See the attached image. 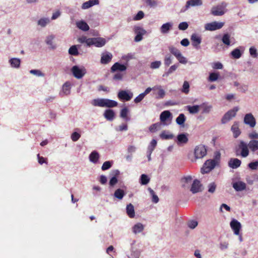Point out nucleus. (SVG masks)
<instances>
[{"mask_svg": "<svg viewBox=\"0 0 258 258\" xmlns=\"http://www.w3.org/2000/svg\"><path fill=\"white\" fill-rule=\"evenodd\" d=\"M91 104L94 106L111 108L116 106L118 103L114 100L109 99L98 98L93 99L91 102Z\"/></svg>", "mask_w": 258, "mask_h": 258, "instance_id": "1", "label": "nucleus"}, {"mask_svg": "<svg viewBox=\"0 0 258 258\" xmlns=\"http://www.w3.org/2000/svg\"><path fill=\"white\" fill-rule=\"evenodd\" d=\"M238 149L236 151V155H240L243 158L247 157L249 154L248 143L243 141H240L238 146Z\"/></svg>", "mask_w": 258, "mask_h": 258, "instance_id": "2", "label": "nucleus"}, {"mask_svg": "<svg viewBox=\"0 0 258 258\" xmlns=\"http://www.w3.org/2000/svg\"><path fill=\"white\" fill-rule=\"evenodd\" d=\"M207 155V149L205 146L200 145L196 147L194 150V159L191 161L196 162L197 159H202Z\"/></svg>", "mask_w": 258, "mask_h": 258, "instance_id": "3", "label": "nucleus"}, {"mask_svg": "<svg viewBox=\"0 0 258 258\" xmlns=\"http://www.w3.org/2000/svg\"><path fill=\"white\" fill-rule=\"evenodd\" d=\"M226 7L227 4L223 2L215 7H213L211 11V14L215 16H222L226 12Z\"/></svg>", "mask_w": 258, "mask_h": 258, "instance_id": "4", "label": "nucleus"}, {"mask_svg": "<svg viewBox=\"0 0 258 258\" xmlns=\"http://www.w3.org/2000/svg\"><path fill=\"white\" fill-rule=\"evenodd\" d=\"M239 110V107L237 106L233 107L232 109L228 111L223 116L221 119L222 124H225L230 121L233 117L236 115L237 112Z\"/></svg>", "mask_w": 258, "mask_h": 258, "instance_id": "5", "label": "nucleus"}, {"mask_svg": "<svg viewBox=\"0 0 258 258\" xmlns=\"http://www.w3.org/2000/svg\"><path fill=\"white\" fill-rule=\"evenodd\" d=\"M224 24L223 22L214 21L205 24L204 28L206 31H213L222 28Z\"/></svg>", "mask_w": 258, "mask_h": 258, "instance_id": "6", "label": "nucleus"}, {"mask_svg": "<svg viewBox=\"0 0 258 258\" xmlns=\"http://www.w3.org/2000/svg\"><path fill=\"white\" fill-rule=\"evenodd\" d=\"M216 163L215 160H207L201 169V173L202 174L209 173L215 168Z\"/></svg>", "mask_w": 258, "mask_h": 258, "instance_id": "7", "label": "nucleus"}, {"mask_svg": "<svg viewBox=\"0 0 258 258\" xmlns=\"http://www.w3.org/2000/svg\"><path fill=\"white\" fill-rule=\"evenodd\" d=\"M133 30L136 34L134 39L135 41H141L143 39V36L146 33V31L143 27L139 25L134 26Z\"/></svg>", "mask_w": 258, "mask_h": 258, "instance_id": "8", "label": "nucleus"}, {"mask_svg": "<svg viewBox=\"0 0 258 258\" xmlns=\"http://www.w3.org/2000/svg\"><path fill=\"white\" fill-rule=\"evenodd\" d=\"M71 71L74 77L78 79H81L86 73V70L84 67L80 68L77 66L72 67Z\"/></svg>", "mask_w": 258, "mask_h": 258, "instance_id": "9", "label": "nucleus"}, {"mask_svg": "<svg viewBox=\"0 0 258 258\" xmlns=\"http://www.w3.org/2000/svg\"><path fill=\"white\" fill-rule=\"evenodd\" d=\"M133 96V93L128 90H121L117 94L118 98L121 100L130 101Z\"/></svg>", "mask_w": 258, "mask_h": 258, "instance_id": "10", "label": "nucleus"}, {"mask_svg": "<svg viewBox=\"0 0 258 258\" xmlns=\"http://www.w3.org/2000/svg\"><path fill=\"white\" fill-rule=\"evenodd\" d=\"M154 90L153 93L157 99H161L164 97L165 91L160 85H156L153 87Z\"/></svg>", "mask_w": 258, "mask_h": 258, "instance_id": "11", "label": "nucleus"}, {"mask_svg": "<svg viewBox=\"0 0 258 258\" xmlns=\"http://www.w3.org/2000/svg\"><path fill=\"white\" fill-rule=\"evenodd\" d=\"M243 122L250 127H254L256 124V120L251 113H248L245 115Z\"/></svg>", "mask_w": 258, "mask_h": 258, "instance_id": "12", "label": "nucleus"}, {"mask_svg": "<svg viewBox=\"0 0 258 258\" xmlns=\"http://www.w3.org/2000/svg\"><path fill=\"white\" fill-rule=\"evenodd\" d=\"M202 184L201 183L200 180L195 179L194 180L190 191L194 194L202 191Z\"/></svg>", "mask_w": 258, "mask_h": 258, "instance_id": "13", "label": "nucleus"}, {"mask_svg": "<svg viewBox=\"0 0 258 258\" xmlns=\"http://www.w3.org/2000/svg\"><path fill=\"white\" fill-rule=\"evenodd\" d=\"M106 43V40L104 38L101 37L91 38L90 46L95 45L97 47H101Z\"/></svg>", "mask_w": 258, "mask_h": 258, "instance_id": "14", "label": "nucleus"}, {"mask_svg": "<svg viewBox=\"0 0 258 258\" xmlns=\"http://www.w3.org/2000/svg\"><path fill=\"white\" fill-rule=\"evenodd\" d=\"M230 227L233 230L234 234L236 235H239L240 230L241 228L240 223L236 219H232L230 223Z\"/></svg>", "mask_w": 258, "mask_h": 258, "instance_id": "15", "label": "nucleus"}, {"mask_svg": "<svg viewBox=\"0 0 258 258\" xmlns=\"http://www.w3.org/2000/svg\"><path fill=\"white\" fill-rule=\"evenodd\" d=\"M190 39L192 46L197 49L199 48V45L202 42L201 37L194 33L191 35Z\"/></svg>", "mask_w": 258, "mask_h": 258, "instance_id": "16", "label": "nucleus"}, {"mask_svg": "<svg viewBox=\"0 0 258 258\" xmlns=\"http://www.w3.org/2000/svg\"><path fill=\"white\" fill-rule=\"evenodd\" d=\"M112 54L109 52H104L101 54L100 62L102 64L108 63L112 58Z\"/></svg>", "mask_w": 258, "mask_h": 258, "instance_id": "17", "label": "nucleus"}, {"mask_svg": "<svg viewBox=\"0 0 258 258\" xmlns=\"http://www.w3.org/2000/svg\"><path fill=\"white\" fill-rule=\"evenodd\" d=\"M173 23L167 22L163 24L160 28V31L162 34H168L169 31L172 29Z\"/></svg>", "mask_w": 258, "mask_h": 258, "instance_id": "18", "label": "nucleus"}, {"mask_svg": "<svg viewBox=\"0 0 258 258\" xmlns=\"http://www.w3.org/2000/svg\"><path fill=\"white\" fill-rule=\"evenodd\" d=\"M232 186L237 191H241L246 189V184L245 182L239 181L233 183Z\"/></svg>", "mask_w": 258, "mask_h": 258, "instance_id": "19", "label": "nucleus"}, {"mask_svg": "<svg viewBox=\"0 0 258 258\" xmlns=\"http://www.w3.org/2000/svg\"><path fill=\"white\" fill-rule=\"evenodd\" d=\"M76 26L80 30L86 32L89 30L90 27L87 23L84 20L76 22Z\"/></svg>", "mask_w": 258, "mask_h": 258, "instance_id": "20", "label": "nucleus"}, {"mask_svg": "<svg viewBox=\"0 0 258 258\" xmlns=\"http://www.w3.org/2000/svg\"><path fill=\"white\" fill-rule=\"evenodd\" d=\"M241 164V161L237 158H231L228 162V166L232 169L237 168Z\"/></svg>", "mask_w": 258, "mask_h": 258, "instance_id": "21", "label": "nucleus"}, {"mask_svg": "<svg viewBox=\"0 0 258 258\" xmlns=\"http://www.w3.org/2000/svg\"><path fill=\"white\" fill-rule=\"evenodd\" d=\"M126 70V66L120 64L119 62H115L111 68V71L112 72H115L117 71L123 72L125 71Z\"/></svg>", "mask_w": 258, "mask_h": 258, "instance_id": "22", "label": "nucleus"}, {"mask_svg": "<svg viewBox=\"0 0 258 258\" xmlns=\"http://www.w3.org/2000/svg\"><path fill=\"white\" fill-rule=\"evenodd\" d=\"M231 130L233 133V137L235 138H237L241 134V131L239 128V123L237 121H235L233 123Z\"/></svg>", "mask_w": 258, "mask_h": 258, "instance_id": "23", "label": "nucleus"}, {"mask_svg": "<svg viewBox=\"0 0 258 258\" xmlns=\"http://www.w3.org/2000/svg\"><path fill=\"white\" fill-rule=\"evenodd\" d=\"M203 4L202 0H188L186 2L185 7L188 9L190 7L200 6Z\"/></svg>", "mask_w": 258, "mask_h": 258, "instance_id": "24", "label": "nucleus"}, {"mask_svg": "<svg viewBox=\"0 0 258 258\" xmlns=\"http://www.w3.org/2000/svg\"><path fill=\"white\" fill-rule=\"evenodd\" d=\"M177 140L178 145L185 144L188 141L187 136L185 134H179L177 137Z\"/></svg>", "mask_w": 258, "mask_h": 258, "instance_id": "25", "label": "nucleus"}, {"mask_svg": "<svg viewBox=\"0 0 258 258\" xmlns=\"http://www.w3.org/2000/svg\"><path fill=\"white\" fill-rule=\"evenodd\" d=\"M9 62L12 68L18 69L20 67L21 59L19 58H12L9 59Z\"/></svg>", "mask_w": 258, "mask_h": 258, "instance_id": "26", "label": "nucleus"}, {"mask_svg": "<svg viewBox=\"0 0 258 258\" xmlns=\"http://www.w3.org/2000/svg\"><path fill=\"white\" fill-rule=\"evenodd\" d=\"M250 150L254 152L258 150V140H250L248 142Z\"/></svg>", "mask_w": 258, "mask_h": 258, "instance_id": "27", "label": "nucleus"}, {"mask_svg": "<svg viewBox=\"0 0 258 258\" xmlns=\"http://www.w3.org/2000/svg\"><path fill=\"white\" fill-rule=\"evenodd\" d=\"M104 117L108 120H112L115 116V113L112 109H106L104 113Z\"/></svg>", "mask_w": 258, "mask_h": 258, "instance_id": "28", "label": "nucleus"}, {"mask_svg": "<svg viewBox=\"0 0 258 258\" xmlns=\"http://www.w3.org/2000/svg\"><path fill=\"white\" fill-rule=\"evenodd\" d=\"M54 38L53 35H50L46 37L45 39V43L49 46V48L51 49H54L56 48V46L53 44V40Z\"/></svg>", "mask_w": 258, "mask_h": 258, "instance_id": "29", "label": "nucleus"}, {"mask_svg": "<svg viewBox=\"0 0 258 258\" xmlns=\"http://www.w3.org/2000/svg\"><path fill=\"white\" fill-rule=\"evenodd\" d=\"M144 226L141 223L136 224L132 228L133 232L136 234L143 231Z\"/></svg>", "mask_w": 258, "mask_h": 258, "instance_id": "30", "label": "nucleus"}, {"mask_svg": "<svg viewBox=\"0 0 258 258\" xmlns=\"http://www.w3.org/2000/svg\"><path fill=\"white\" fill-rule=\"evenodd\" d=\"M240 48L242 49V51L239 48H237L231 52V55L233 58L238 59L241 56L243 49L242 47H240Z\"/></svg>", "mask_w": 258, "mask_h": 258, "instance_id": "31", "label": "nucleus"}, {"mask_svg": "<svg viewBox=\"0 0 258 258\" xmlns=\"http://www.w3.org/2000/svg\"><path fill=\"white\" fill-rule=\"evenodd\" d=\"M126 213L129 217L133 218L135 216L134 207L132 204H129L126 206Z\"/></svg>", "mask_w": 258, "mask_h": 258, "instance_id": "32", "label": "nucleus"}, {"mask_svg": "<svg viewBox=\"0 0 258 258\" xmlns=\"http://www.w3.org/2000/svg\"><path fill=\"white\" fill-rule=\"evenodd\" d=\"M99 158V153L96 151H93L89 155V160L90 162L93 163H97Z\"/></svg>", "mask_w": 258, "mask_h": 258, "instance_id": "33", "label": "nucleus"}, {"mask_svg": "<svg viewBox=\"0 0 258 258\" xmlns=\"http://www.w3.org/2000/svg\"><path fill=\"white\" fill-rule=\"evenodd\" d=\"M161 127L162 123L161 122H157L150 125L149 127V130L151 133H155L159 130H160Z\"/></svg>", "mask_w": 258, "mask_h": 258, "instance_id": "34", "label": "nucleus"}, {"mask_svg": "<svg viewBox=\"0 0 258 258\" xmlns=\"http://www.w3.org/2000/svg\"><path fill=\"white\" fill-rule=\"evenodd\" d=\"M129 112L128 109L125 107L122 108L120 112V117L123 118L125 121H129L130 118L127 117V114Z\"/></svg>", "mask_w": 258, "mask_h": 258, "instance_id": "35", "label": "nucleus"}, {"mask_svg": "<svg viewBox=\"0 0 258 258\" xmlns=\"http://www.w3.org/2000/svg\"><path fill=\"white\" fill-rule=\"evenodd\" d=\"M200 105L187 106V110L191 114H196L199 112Z\"/></svg>", "mask_w": 258, "mask_h": 258, "instance_id": "36", "label": "nucleus"}, {"mask_svg": "<svg viewBox=\"0 0 258 258\" xmlns=\"http://www.w3.org/2000/svg\"><path fill=\"white\" fill-rule=\"evenodd\" d=\"M50 22L48 18H42L37 21V25L41 27H45Z\"/></svg>", "mask_w": 258, "mask_h": 258, "instance_id": "37", "label": "nucleus"}, {"mask_svg": "<svg viewBox=\"0 0 258 258\" xmlns=\"http://www.w3.org/2000/svg\"><path fill=\"white\" fill-rule=\"evenodd\" d=\"M124 195L125 192L124 190L120 188H118L116 189L114 193V197L119 200H122Z\"/></svg>", "mask_w": 258, "mask_h": 258, "instance_id": "38", "label": "nucleus"}, {"mask_svg": "<svg viewBox=\"0 0 258 258\" xmlns=\"http://www.w3.org/2000/svg\"><path fill=\"white\" fill-rule=\"evenodd\" d=\"M171 115L169 111L166 110L163 111L160 115V119L161 122L165 121Z\"/></svg>", "mask_w": 258, "mask_h": 258, "instance_id": "39", "label": "nucleus"}, {"mask_svg": "<svg viewBox=\"0 0 258 258\" xmlns=\"http://www.w3.org/2000/svg\"><path fill=\"white\" fill-rule=\"evenodd\" d=\"M160 137L162 139L169 140L173 138V135L168 131H164L160 134Z\"/></svg>", "mask_w": 258, "mask_h": 258, "instance_id": "40", "label": "nucleus"}, {"mask_svg": "<svg viewBox=\"0 0 258 258\" xmlns=\"http://www.w3.org/2000/svg\"><path fill=\"white\" fill-rule=\"evenodd\" d=\"M79 45H74L72 46L69 49V53L72 55L77 56L79 54L78 48L79 47Z\"/></svg>", "mask_w": 258, "mask_h": 258, "instance_id": "41", "label": "nucleus"}, {"mask_svg": "<svg viewBox=\"0 0 258 258\" xmlns=\"http://www.w3.org/2000/svg\"><path fill=\"white\" fill-rule=\"evenodd\" d=\"M78 41L81 43H86L87 46H90L91 38H88L85 36H82L78 38Z\"/></svg>", "mask_w": 258, "mask_h": 258, "instance_id": "42", "label": "nucleus"}, {"mask_svg": "<svg viewBox=\"0 0 258 258\" xmlns=\"http://www.w3.org/2000/svg\"><path fill=\"white\" fill-rule=\"evenodd\" d=\"M145 4L150 8H155L157 7L158 2L157 0H143Z\"/></svg>", "mask_w": 258, "mask_h": 258, "instance_id": "43", "label": "nucleus"}, {"mask_svg": "<svg viewBox=\"0 0 258 258\" xmlns=\"http://www.w3.org/2000/svg\"><path fill=\"white\" fill-rule=\"evenodd\" d=\"M200 107L203 109V113H209L212 108V106L204 103L200 105Z\"/></svg>", "mask_w": 258, "mask_h": 258, "instance_id": "44", "label": "nucleus"}, {"mask_svg": "<svg viewBox=\"0 0 258 258\" xmlns=\"http://www.w3.org/2000/svg\"><path fill=\"white\" fill-rule=\"evenodd\" d=\"M71 83L70 82H66L62 86L63 93L66 95H69L70 93Z\"/></svg>", "mask_w": 258, "mask_h": 258, "instance_id": "45", "label": "nucleus"}, {"mask_svg": "<svg viewBox=\"0 0 258 258\" xmlns=\"http://www.w3.org/2000/svg\"><path fill=\"white\" fill-rule=\"evenodd\" d=\"M185 116L183 113H181L176 119L177 124L180 125H183L185 121Z\"/></svg>", "mask_w": 258, "mask_h": 258, "instance_id": "46", "label": "nucleus"}, {"mask_svg": "<svg viewBox=\"0 0 258 258\" xmlns=\"http://www.w3.org/2000/svg\"><path fill=\"white\" fill-rule=\"evenodd\" d=\"M173 57L170 54H166L164 59V63L165 66L168 67L172 62Z\"/></svg>", "mask_w": 258, "mask_h": 258, "instance_id": "47", "label": "nucleus"}, {"mask_svg": "<svg viewBox=\"0 0 258 258\" xmlns=\"http://www.w3.org/2000/svg\"><path fill=\"white\" fill-rule=\"evenodd\" d=\"M150 181V178L146 174H142L140 177V183L142 185H146Z\"/></svg>", "mask_w": 258, "mask_h": 258, "instance_id": "48", "label": "nucleus"}, {"mask_svg": "<svg viewBox=\"0 0 258 258\" xmlns=\"http://www.w3.org/2000/svg\"><path fill=\"white\" fill-rule=\"evenodd\" d=\"M168 49L170 52L173 55H174L175 57L181 53L179 50H178L177 48L173 46H169L168 47Z\"/></svg>", "mask_w": 258, "mask_h": 258, "instance_id": "49", "label": "nucleus"}, {"mask_svg": "<svg viewBox=\"0 0 258 258\" xmlns=\"http://www.w3.org/2000/svg\"><path fill=\"white\" fill-rule=\"evenodd\" d=\"M148 190L152 197V201L154 203H157L159 202V198L158 196L155 194L154 191L151 188L149 187Z\"/></svg>", "mask_w": 258, "mask_h": 258, "instance_id": "50", "label": "nucleus"}, {"mask_svg": "<svg viewBox=\"0 0 258 258\" xmlns=\"http://www.w3.org/2000/svg\"><path fill=\"white\" fill-rule=\"evenodd\" d=\"M222 41L226 45H230V35L226 33L224 34L222 38Z\"/></svg>", "mask_w": 258, "mask_h": 258, "instance_id": "51", "label": "nucleus"}, {"mask_svg": "<svg viewBox=\"0 0 258 258\" xmlns=\"http://www.w3.org/2000/svg\"><path fill=\"white\" fill-rule=\"evenodd\" d=\"M178 65L177 64H174L171 66L168 70L163 75V77L164 76H168L169 74L172 73L173 72H174L178 68Z\"/></svg>", "mask_w": 258, "mask_h": 258, "instance_id": "52", "label": "nucleus"}, {"mask_svg": "<svg viewBox=\"0 0 258 258\" xmlns=\"http://www.w3.org/2000/svg\"><path fill=\"white\" fill-rule=\"evenodd\" d=\"M156 145H157L156 140L155 139H153L151 141L150 145H149V146L148 147L147 151H149L150 152H152L154 151Z\"/></svg>", "mask_w": 258, "mask_h": 258, "instance_id": "53", "label": "nucleus"}, {"mask_svg": "<svg viewBox=\"0 0 258 258\" xmlns=\"http://www.w3.org/2000/svg\"><path fill=\"white\" fill-rule=\"evenodd\" d=\"M176 58L180 63L186 64L187 62V58L183 56L181 53H180L177 56H176Z\"/></svg>", "mask_w": 258, "mask_h": 258, "instance_id": "54", "label": "nucleus"}, {"mask_svg": "<svg viewBox=\"0 0 258 258\" xmlns=\"http://www.w3.org/2000/svg\"><path fill=\"white\" fill-rule=\"evenodd\" d=\"M219 74L216 73H212L210 74L209 77V81L210 82H214L218 80L219 77Z\"/></svg>", "mask_w": 258, "mask_h": 258, "instance_id": "55", "label": "nucleus"}, {"mask_svg": "<svg viewBox=\"0 0 258 258\" xmlns=\"http://www.w3.org/2000/svg\"><path fill=\"white\" fill-rule=\"evenodd\" d=\"M161 65V61L159 60L152 62L150 64V68L152 69H157L160 68Z\"/></svg>", "mask_w": 258, "mask_h": 258, "instance_id": "56", "label": "nucleus"}, {"mask_svg": "<svg viewBox=\"0 0 258 258\" xmlns=\"http://www.w3.org/2000/svg\"><path fill=\"white\" fill-rule=\"evenodd\" d=\"M247 166L251 170H256L258 168V160L250 162Z\"/></svg>", "mask_w": 258, "mask_h": 258, "instance_id": "57", "label": "nucleus"}, {"mask_svg": "<svg viewBox=\"0 0 258 258\" xmlns=\"http://www.w3.org/2000/svg\"><path fill=\"white\" fill-rule=\"evenodd\" d=\"M198 225V222L196 220H190L187 223L188 227L191 229H195Z\"/></svg>", "mask_w": 258, "mask_h": 258, "instance_id": "58", "label": "nucleus"}, {"mask_svg": "<svg viewBox=\"0 0 258 258\" xmlns=\"http://www.w3.org/2000/svg\"><path fill=\"white\" fill-rule=\"evenodd\" d=\"M189 85L187 81H184L182 86V92L187 94L189 92Z\"/></svg>", "mask_w": 258, "mask_h": 258, "instance_id": "59", "label": "nucleus"}, {"mask_svg": "<svg viewBox=\"0 0 258 258\" xmlns=\"http://www.w3.org/2000/svg\"><path fill=\"white\" fill-rule=\"evenodd\" d=\"M80 137H81V135L76 132H74L72 134L71 137V139L74 142L77 141L80 139Z\"/></svg>", "mask_w": 258, "mask_h": 258, "instance_id": "60", "label": "nucleus"}, {"mask_svg": "<svg viewBox=\"0 0 258 258\" xmlns=\"http://www.w3.org/2000/svg\"><path fill=\"white\" fill-rule=\"evenodd\" d=\"M249 53L251 56L254 58H256L258 56L256 49L254 47H251L249 48Z\"/></svg>", "mask_w": 258, "mask_h": 258, "instance_id": "61", "label": "nucleus"}, {"mask_svg": "<svg viewBox=\"0 0 258 258\" xmlns=\"http://www.w3.org/2000/svg\"><path fill=\"white\" fill-rule=\"evenodd\" d=\"M216 188V185L214 182H211L208 185V191L214 193Z\"/></svg>", "mask_w": 258, "mask_h": 258, "instance_id": "62", "label": "nucleus"}, {"mask_svg": "<svg viewBox=\"0 0 258 258\" xmlns=\"http://www.w3.org/2000/svg\"><path fill=\"white\" fill-rule=\"evenodd\" d=\"M248 86L246 85L242 84L240 85L239 87L237 88V90L240 92L245 93L248 90Z\"/></svg>", "mask_w": 258, "mask_h": 258, "instance_id": "63", "label": "nucleus"}, {"mask_svg": "<svg viewBox=\"0 0 258 258\" xmlns=\"http://www.w3.org/2000/svg\"><path fill=\"white\" fill-rule=\"evenodd\" d=\"M248 137L251 140H257L258 133H256L255 131H253L248 134Z\"/></svg>", "mask_w": 258, "mask_h": 258, "instance_id": "64", "label": "nucleus"}]
</instances>
